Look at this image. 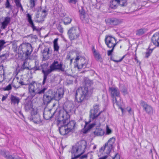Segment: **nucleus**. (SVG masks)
Masks as SVG:
<instances>
[{"label":"nucleus","instance_id":"nucleus-17","mask_svg":"<svg viewBox=\"0 0 159 159\" xmlns=\"http://www.w3.org/2000/svg\"><path fill=\"white\" fill-rule=\"evenodd\" d=\"M21 47L24 48H25L26 50L25 51L24 50H23V52H25L26 55L28 56L32 52V49L31 45L30 44H23L21 45Z\"/></svg>","mask_w":159,"mask_h":159},{"label":"nucleus","instance_id":"nucleus-6","mask_svg":"<svg viewBox=\"0 0 159 159\" xmlns=\"http://www.w3.org/2000/svg\"><path fill=\"white\" fill-rule=\"evenodd\" d=\"M115 141V139L113 138H110L107 143L105 144L104 146L102 147L99 151L98 153L99 156L102 155L108 154L113 148V145Z\"/></svg>","mask_w":159,"mask_h":159},{"label":"nucleus","instance_id":"nucleus-53","mask_svg":"<svg viewBox=\"0 0 159 159\" xmlns=\"http://www.w3.org/2000/svg\"><path fill=\"white\" fill-rule=\"evenodd\" d=\"M97 146L96 145H94V146L93 147V149H95L96 148Z\"/></svg>","mask_w":159,"mask_h":159},{"label":"nucleus","instance_id":"nucleus-38","mask_svg":"<svg viewBox=\"0 0 159 159\" xmlns=\"http://www.w3.org/2000/svg\"><path fill=\"white\" fill-rule=\"evenodd\" d=\"M126 111H128L129 113L130 114H133V112L131 108L129 107H128L126 108Z\"/></svg>","mask_w":159,"mask_h":159},{"label":"nucleus","instance_id":"nucleus-16","mask_svg":"<svg viewBox=\"0 0 159 159\" xmlns=\"http://www.w3.org/2000/svg\"><path fill=\"white\" fill-rule=\"evenodd\" d=\"M152 43L157 47H159V33L154 34L152 37Z\"/></svg>","mask_w":159,"mask_h":159},{"label":"nucleus","instance_id":"nucleus-13","mask_svg":"<svg viewBox=\"0 0 159 159\" xmlns=\"http://www.w3.org/2000/svg\"><path fill=\"white\" fill-rule=\"evenodd\" d=\"M140 103L147 114L150 115L153 114V110L151 106L148 105L146 102L143 101H141Z\"/></svg>","mask_w":159,"mask_h":159},{"label":"nucleus","instance_id":"nucleus-48","mask_svg":"<svg viewBox=\"0 0 159 159\" xmlns=\"http://www.w3.org/2000/svg\"><path fill=\"white\" fill-rule=\"evenodd\" d=\"M123 59V58H121V59L119 60H113L115 61V62H120Z\"/></svg>","mask_w":159,"mask_h":159},{"label":"nucleus","instance_id":"nucleus-36","mask_svg":"<svg viewBox=\"0 0 159 159\" xmlns=\"http://www.w3.org/2000/svg\"><path fill=\"white\" fill-rule=\"evenodd\" d=\"M35 5L34 0H30V8H33Z\"/></svg>","mask_w":159,"mask_h":159},{"label":"nucleus","instance_id":"nucleus-52","mask_svg":"<svg viewBox=\"0 0 159 159\" xmlns=\"http://www.w3.org/2000/svg\"><path fill=\"white\" fill-rule=\"evenodd\" d=\"M121 110L122 111V113H123L125 112V111L123 110L122 108H120Z\"/></svg>","mask_w":159,"mask_h":159},{"label":"nucleus","instance_id":"nucleus-8","mask_svg":"<svg viewBox=\"0 0 159 159\" xmlns=\"http://www.w3.org/2000/svg\"><path fill=\"white\" fill-rule=\"evenodd\" d=\"M74 62L75 65L79 69L84 68L86 66V64L85 59L81 57H77L75 59Z\"/></svg>","mask_w":159,"mask_h":159},{"label":"nucleus","instance_id":"nucleus-51","mask_svg":"<svg viewBox=\"0 0 159 159\" xmlns=\"http://www.w3.org/2000/svg\"><path fill=\"white\" fill-rule=\"evenodd\" d=\"M134 59L136 61H138L137 57L136 55H135Z\"/></svg>","mask_w":159,"mask_h":159},{"label":"nucleus","instance_id":"nucleus-55","mask_svg":"<svg viewBox=\"0 0 159 159\" xmlns=\"http://www.w3.org/2000/svg\"><path fill=\"white\" fill-rule=\"evenodd\" d=\"M21 84H22V85H23V84H23V82H21Z\"/></svg>","mask_w":159,"mask_h":159},{"label":"nucleus","instance_id":"nucleus-3","mask_svg":"<svg viewBox=\"0 0 159 159\" xmlns=\"http://www.w3.org/2000/svg\"><path fill=\"white\" fill-rule=\"evenodd\" d=\"M86 147V142L83 140L80 141L74 146L72 148V153L74 155V157L72 159L80 157L85 151Z\"/></svg>","mask_w":159,"mask_h":159},{"label":"nucleus","instance_id":"nucleus-35","mask_svg":"<svg viewBox=\"0 0 159 159\" xmlns=\"http://www.w3.org/2000/svg\"><path fill=\"white\" fill-rule=\"evenodd\" d=\"M106 134H109L111 133L112 130L110 128H109L108 125H107L106 127Z\"/></svg>","mask_w":159,"mask_h":159},{"label":"nucleus","instance_id":"nucleus-32","mask_svg":"<svg viewBox=\"0 0 159 159\" xmlns=\"http://www.w3.org/2000/svg\"><path fill=\"white\" fill-rule=\"evenodd\" d=\"M145 32V30L143 29H140L136 31V34L137 35H140L143 34Z\"/></svg>","mask_w":159,"mask_h":159},{"label":"nucleus","instance_id":"nucleus-30","mask_svg":"<svg viewBox=\"0 0 159 159\" xmlns=\"http://www.w3.org/2000/svg\"><path fill=\"white\" fill-rule=\"evenodd\" d=\"M80 18L83 20H86V19H88V16L84 12H82L80 15Z\"/></svg>","mask_w":159,"mask_h":159},{"label":"nucleus","instance_id":"nucleus-1","mask_svg":"<svg viewBox=\"0 0 159 159\" xmlns=\"http://www.w3.org/2000/svg\"><path fill=\"white\" fill-rule=\"evenodd\" d=\"M66 110L61 109L59 112L56 111L54 113L58 114L57 116L58 126L59 131L62 135H65L73 132L75 127V122L73 120L68 122L69 115L68 112H71L73 109L74 106L71 102L67 103Z\"/></svg>","mask_w":159,"mask_h":159},{"label":"nucleus","instance_id":"nucleus-18","mask_svg":"<svg viewBox=\"0 0 159 159\" xmlns=\"http://www.w3.org/2000/svg\"><path fill=\"white\" fill-rule=\"evenodd\" d=\"M52 91L49 90L48 93L43 96V102L45 104L49 103L53 99L51 95Z\"/></svg>","mask_w":159,"mask_h":159},{"label":"nucleus","instance_id":"nucleus-24","mask_svg":"<svg viewBox=\"0 0 159 159\" xmlns=\"http://www.w3.org/2000/svg\"><path fill=\"white\" fill-rule=\"evenodd\" d=\"M92 51L93 55L95 59L97 60L100 59L101 58V56L98 52L94 48L92 49Z\"/></svg>","mask_w":159,"mask_h":159},{"label":"nucleus","instance_id":"nucleus-31","mask_svg":"<svg viewBox=\"0 0 159 159\" xmlns=\"http://www.w3.org/2000/svg\"><path fill=\"white\" fill-rule=\"evenodd\" d=\"M153 49L150 48L145 53V58H148L152 52Z\"/></svg>","mask_w":159,"mask_h":159},{"label":"nucleus","instance_id":"nucleus-2","mask_svg":"<svg viewBox=\"0 0 159 159\" xmlns=\"http://www.w3.org/2000/svg\"><path fill=\"white\" fill-rule=\"evenodd\" d=\"M93 88L90 85L86 84L85 87L77 89L75 95V99L79 103L81 102L85 98L90 95L93 92Z\"/></svg>","mask_w":159,"mask_h":159},{"label":"nucleus","instance_id":"nucleus-10","mask_svg":"<svg viewBox=\"0 0 159 159\" xmlns=\"http://www.w3.org/2000/svg\"><path fill=\"white\" fill-rule=\"evenodd\" d=\"M106 43L109 48H114L116 44V40L115 39L110 36H108L105 39Z\"/></svg>","mask_w":159,"mask_h":159},{"label":"nucleus","instance_id":"nucleus-54","mask_svg":"<svg viewBox=\"0 0 159 159\" xmlns=\"http://www.w3.org/2000/svg\"><path fill=\"white\" fill-rule=\"evenodd\" d=\"M73 60V59H71L70 60V62H72V61Z\"/></svg>","mask_w":159,"mask_h":159},{"label":"nucleus","instance_id":"nucleus-15","mask_svg":"<svg viewBox=\"0 0 159 159\" xmlns=\"http://www.w3.org/2000/svg\"><path fill=\"white\" fill-rule=\"evenodd\" d=\"M124 6L126 5L125 1H121L120 0H113L110 2V7L111 8H116L119 4Z\"/></svg>","mask_w":159,"mask_h":159},{"label":"nucleus","instance_id":"nucleus-46","mask_svg":"<svg viewBox=\"0 0 159 159\" xmlns=\"http://www.w3.org/2000/svg\"><path fill=\"white\" fill-rule=\"evenodd\" d=\"M113 102L114 103H116V104L117 105H119V104H118L117 102L116 99V98H113Z\"/></svg>","mask_w":159,"mask_h":159},{"label":"nucleus","instance_id":"nucleus-11","mask_svg":"<svg viewBox=\"0 0 159 159\" xmlns=\"http://www.w3.org/2000/svg\"><path fill=\"white\" fill-rule=\"evenodd\" d=\"M64 90L62 89L61 88L57 90L56 92L52 91L51 95L53 99L58 101L62 98Z\"/></svg>","mask_w":159,"mask_h":159},{"label":"nucleus","instance_id":"nucleus-7","mask_svg":"<svg viewBox=\"0 0 159 159\" xmlns=\"http://www.w3.org/2000/svg\"><path fill=\"white\" fill-rule=\"evenodd\" d=\"M80 31L77 28H72L68 32L69 38L71 40L76 39L79 36Z\"/></svg>","mask_w":159,"mask_h":159},{"label":"nucleus","instance_id":"nucleus-25","mask_svg":"<svg viewBox=\"0 0 159 159\" xmlns=\"http://www.w3.org/2000/svg\"><path fill=\"white\" fill-rule=\"evenodd\" d=\"M11 102L14 104H18L19 102V99L18 98L14 96H12L11 98Z\"/></svg>","mask_w":159,"mask_h":159},{"label":"nucleus","instance_id":"nucleus-40","mask_svg":"<svg viewBox=\"0 0 159 159\" xmlns=\"http://www.w3.org/2000/svg\"><path fill=\"white\" fill-rule=\"evenodd\" d=\"M68 1L70 3L75 4L77 2V0H68Z\"/></svg>","mask_w":159,"mask_h":159},{"label":"nucleus","instance_id":"nucleus-5","mask_svg":"<svg viewBox=\"0 0 159 159\" xmlns=\"http://www.w3.org/2000/svg\"><path fill=\"white\" fill-rule=\"evenodd\" d=\"M64 67L61 63L58 62L57 61H55L50 66L49 69L46 71L43 70V72L44 75L43 80V84H44L45 83L47 75L52 70H58L63 71L64 70Z\"/></svg>","mask_w":159,"mask_h":159},{"label":"nucleus","instance_id":"nucleus-39","mask_svg":"<svg viewBox=\"0 0 159 159\" xmlns=\"http://www.w3.org/2000/svg\"><path fill=\"white\" fill-rule=\"evenodd\" d=\"M1 71V74H0V82H1L3 80V76L2 75L3 70H2Z\"/></svg>","mask_w":159,"mask_h":159},{"label":"nucleus","instance_id":"nucleus-14","mask_svg":"<svg viewBox=\"0 0 159 159\" xmlns=\"http://www.w3.org/2000/svg\"><path fill=\"white\" fill-rule=\"evenodd\" d=\"M99 110V106L98 105H94L93 109L91 110L90 112V117L91 118L94 119L97 118L100 114V112H98Z\"/></svg>","mask_w":159,"mask_h":159},{"label":"nucleus","instance_id":"nucleus-4","mask_svg":"<svg viewBox=\"0 0 159 159\" xmlns=\"http://www.w3.org/2000/svg\"><path fill=\"white\" fill-rule=\"evenodd\" d=\"M25 108L27 111H30L31 113L30 119L34 122L35 123H38L40 121V118L39 114L38 113V111L37 108L34 107L31 102H29L28 103L25 105Z\"/></svg>","mask_w":159,"mask_h":159},{"label":"nucleus","instance_id":"nucleus-9","mask_svg":"<svg viewBox=\"0 0 159 159\" xmlns=\"http://www.w3.org/2000/svg\"><path fill=\"white\" fill-rule=\"evenodd\" d=\"M47 15V11L46 10L40 9L38 11L36 16L35 21L38 22H42L44 20V19Z\"/></svg>","mask_w":159,"mask_h":159},{"label":"nucleus","instance_id":"nucleus-41","mask_svg":"<svg viewBox=\"0 0 159 159\" xmlns=\"http://www.w3.org/2000/svg\"><path fill=\"white\" fill-rule=\"evenodd\" d=\"M6 7L7 8H9L10 7L11 5L8 0H7V2L5 4Z\"/></svg>","mask_w":159,"mask_h":159},{"label":"nucleus","instance_id":"nucleus-23","mask_svg":"<svg viewBox=\"0 0 159 159\" xmlns=\"http://www.w3.org/2000/svg\"><path fill=\"white\" fill-rule=\"evenodd\" d=\"M104 133L105 132L104 130L99 127L97 128L94 131V133L95 134L99 136L103 135Z\"/></svg>","mask_w":159,"mask_h":159},{"label":"nucleus","instance_id":"nucleus-50","mask_svg":"<svg viewBox=\"0 0 159 159\" xmlns=\"http://www.w3.org/2000/svg\"><path fill=\"white\" fill-rule=\"evenodd\" d=\"M87 156L86 155H84L81 157V159H83L84 158H86L87 157Z\"/></svg>","mask_w":159,"mask_h":159},{"label":"nucleus","instance_id":"nucleus-20","mask_svg":"<svg viewBox=\"0 0 159 159\" xmlns=\"http://www.w3.org/2000/svg\"><path fill=\"white\" fill-rule=\"evenodd\" d=\"M27 18L28 21L31 25V27L33 28V30H39V29H37V28L34 25L33 21L32 20L31 16L29 14H28L27 15Z\"/></svg>","mask_w":159,"mask_h":159},{"label":"nucleus","instance_id":"nucleus-44","mask_svg":"<svg viewBox=\"0 0 159 159\" xmlns=\"http://www.w3.org/2000/svg\"><path fill=\"white\" fill-rule=\"evenodd\" d=\"M113 48H112V49L111 50H109L108 51V55L109 56L111 55L112 52H113Z\"/></svg>","mask_w":159,"mask_h":159},{"label":"nucleus","instance_id":"nucleus-21","mask_svg":"<svg viewBox=\"0 0 159 159\" xmlns=\"http://www.w3.org/2000/svg\"><path fill=\"white\" fill-rule=\"evenodd\" d=\"M52 116V114L51 113V110L45 111L43 113V117L46 120L50 119Z\"/></svg>","mask_w":159,"mask_h":159},{"label":"nucleus","instance_id":"nucleus-33","mask_svg":"<svg viewBox=\"0 0 159 159\" xmlns=\"http://www.w3.org/2000/svg\"><path fill=\"white\" fill-rule=\"evenodd\" d=\"M20 0H15V2L16 6L18 7H20L21 10H22V7L20 3Z\"/></svg>","mask_w":159,"mask_h":159},{"label":"nucleus","instance_id":"nucleus-47","mask_svg":"<svg viewBox=\"0 0 159 159\" xmlns=\"http://www.w3.org/2000/svg\"><path fill=\"white\" fill-rule=\"evenodd\" d=\"M46 89V88H44L42 90H41L40 92H39V93H42L44 92L45 91Z\"/></svg>","mask_w":159,"mask_h":159},{"label":"nucleus","instance_id":"nucleus-34","mask_svg":"<svg viewBox=\"0 0 159 159\" xmlns=\"http://www.w3.org/2000/svg\"><path fill=\"white\" fill-rule=\"evenodd\" d=\"M110 22L111 24L114 25H116L118 24L117 20L116 18L111 19H110Z\"/></svg>","mask_w":159,"mask_h":159},{"label":"nucleus","instance_id":"nucleus-22","mask_svg":"<svg viewBox=\"0 0 159 159\" xmlns=\"http://www.w3.org/2000/svg\"><path fill=\"white\" fill-rule=\"evenodd\" d=\"M10 18L9 17H6L5 18L4 21L2 22V27L3 29H5L8 24L10 22Z\"/></svg>","mask_w":159,"mask_h":159},{"label":"nucleus","instance_id":"nucleus-29","mask_svg":"<svg viewBox=\"0 0 159 159\" xmlns=\"http://www.w3.org/2000/svg\"><path fill=\"white\" fill-rule=\"evenodd\" d=\"M3 156L7 159H21L19 157H15L11 155L6 154V153L3 154Z\"/></svg>","mask_w":159,"mask_h":159},{"label":"nucleus","instance_id":"nucleus-19","mask_svg":"<svg viewBox=\"0 0 159 159\" xmlns=\"http://www.w3.org/2000/svg\"><path fill=\"white\" fill-rule=\"evenodd\" d=\"M109 91L111 93V95L113 97L115 96L118 97L119 95V92L118 89L116 87H112L110 88Z\"/></svg>","mask_w":159,"mask_h":159},{"label":"nucleus","instance_id":"nucleus-49","mask_svg":"<svg viewBox=\"0 0 159 159\" xmlns=\"http://www.w3.org/2000/svg\"><path fill=\"white\" fill-rule=\"evenodd\" d=\"M7 98V96H3L2 97V101H3L5 100Z\"/></svg>","mask_w":159,"mask_h":159},{"label":"nucleus","instance_id":"nucleus-27","mask_svg":"<svg viewBox=\"0 0 159 159\" xmlns=\"http://www.w3.org/2000/svg\"><path fill=\"white\" fill-rule=\"evenodd\" d=\"M58 39L57 38L54 39L53 42L54 51H58L59 49V46L57 43Z\"/></svg>","mask_w":159,"mask_h":159},{"label":"nucleus","instance_id":"nucleus-12","mask_svg":"<svg viewBox=\"0 0 159 159\" xmlns=\"http://www.w3.org/2000/svg\"><path fill=\"white\" fill-rule=\"evenodd\" d=\"M90 122L86 123L85 126L83 130L84 133H86L88 130L93 128L94 126L96 127L99 126L101 125L100 123L98 122L97 119H96V122L95 123L89 124Z\"/></svg>","mask_w":159,"mask_h":159},{"label":"nucleus","instance_id":"nucleus-45","mask_svg":"<svg viewBox=\"0 0 159 159\" xmlns=\"http://www.w3.org/2000/svg\"><path fill=\"white\" fill-rule=\"evenodd\" d=\"M11 88V85H9L6 87V89L7 90H10Z\"/></svg>","mask_w":159,"mask_h":159},{"label":"nucleus","instance_id":"nucleus-28","mask_svg":"<svg viewBox=\"0 0 159 159\" xmlns=\"http://www.w3.org/2000/svg\"><path fill=\"white\" fill-rule=\"evenodd\" d=\"M29 89L30 92V93H36V90L34 89V86L33 84H30L29 85Z\"/></svg>","mask_w":159,"mask_h":159},{"label":"nucleus","instance_id":"nucleus-43","mask_svg":"<svg viewBox=\"0 0 159 159\" xmlns=\"http://www.w3.org/2000/svg\"><path fill=\"white\" fill-rule=\"evenodd\" d=\"M122 92L123 93L124 95H125L127 93V90L126 89H123Z\"/></svg>","mask_w":159,"mask_h":159},{"label":"nucleus","instance_id":"nucleus-26","mask_svg":"<svg viewBox=\"0 0 159 159\" xmlns=\"http://www.w3.org/2000/svg\"><path fill=\"white\" fill-rule=\"evenodd\" d=\"M64 16L65 17L63 19V20L65 24H67L70 23L71 21V19L68 16Z\"/></svg>","mask_w":159,"mask_h":159},{"label":"nucleus","instance_id":"nucleus-42","mask_svg":"<svg viewBox=\"0 0 159 159\" xmlns=\"http://www.w3.org/2000/svg\"><path fill=\"white\" fill-rule=\"evenodd\" d=\"M113 159H120V155L118 154H116Z\"/></svg>","mask_w":159,"mask_h":159},{"label":"nucleus","instance_id":"nucleus-37","mask_svg":"<svg viewBox=\"0 0 159 159\" xmlns=\"http://www.w3.org/2000/svg\"><path fill=\"white\" fill-rule=\"evenodd\" d=\"M5 42L4 40H0V51L2 50Z\"/></svg>","mask_w":159,"mask_h":159}]
</instances>
